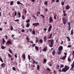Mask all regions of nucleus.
Instances as JSON below:
<instances>
[{"label": "nucleus", "mask_w": 74, "mask_h": 74, "mask_svg": "<svg viewBox=\"0 0 74 74\" xmlns=\"http://www.w3.org/2000/svg\"><path fill=\"white\" fill-rule=\"evenodd\" d=\"M68 60L70 62H71V59L70 58H68Z\"/></svg>", "instance_id": "nucleus-44"}, {"label": "nucleus", "mask_w": 74, "mask_h": 74, "mask_svg": "<svg viewBox=\"0 0 74 74\" xmlns=\"http://www.w3.org/2000/svg\"><path fill=\"white\" fill-rule=\"evenodd\" d=\"M22 56L23 58V59H26V56H25V54L23 53L22 55Z\"/></svg>", "instance_id": "nucleus-14"}, {"label": "nucleus", "mask_w": 74, "mask_h": 74, "mask_svg": "<svg viewBox=\"0 0 74 74\" xmlns=\"http://www.w3.org/2000/svg\"><path fill=\"white\" fill-rule=\"evenodd\" d=\"M26 23H29V22H30V20L28 19L26 21Z\"/></svg>", "instance_id": "nucleus-47"}, {"label": "nucleus", "mask_w": 74, "mask_h": 74, "mask_svg": "<svg viewBox=\"0 0 74 74\" xmlns=\"http://www.w3.org/2000/svg\"><path fill=\"white\" fill-rule=\"evenodd\" d=\"M52 25H50L49 27V28L48 30V32H50V31L51 30V29H52Z\"/></svg>", "instance_id": "nucleus-7"}, {"label": "nucleus", "mask_w": 74, "mask_h": 74, "mask_svg": "<svg viewBox=\"0 0 74 74\" xmlns=\"http://www.w3.org/2000/svg\"><path fill=\"white\" fill-rule=\"evenodd\" d=\"M40 16H42V17L43 19H44V15H43L41 14L40 15Z\"/></svg>", "instance_id": "nucleus-53"}, {"label": "nucleus", "mask_w": 74, "mask_h": 74, "mask_svg": "<svg viewBox=\"0 0 74 74\" xmlns=\"http://www.w3.org/2000/svg\"><path fill=\"white\" fill-rule=\"evenodd\" d=\"M55 1V0H52V1L51 2V3H53V2Z\"/></svg>", "instance_id": "nucleus-57"}, {"label": "nucleus", "mask_w": 74, "mask_h": 74, "mask_svg": "<svg viewBox=\"0 0 74 74\" xmlns=\"http://www.w3.org/2000/svg\"><path fill=\"white\" fill-rule=\"evenodd\" d=\"M35 49L36 50H37V51H38V47L37 46H35Z\"/></svg>", "instance_id": "nucleus-20"}, {"label": "nucleus", "mask_w": 74, "mask_h": 74, "mask_svg": "<svg viewBox=\"0 0 74 74\" xmlns=\"http://www.w3.org/2000/svg\"><path fill=\"white\" fill-rule=\"evenodd\" d=\"M72 46L71 45H69L68 46H67V48H71Z\"/></svg>", "instance_id": "nucleus-46"}, {"label": "nucleus", "mask_w": 74, "mask_h": 74, "mask_svg": "<svg viewBox=\"0 0 74 74\" xmlns=\"http://www.w3.org/2000/svg\"><path fill=\"white\" fill-rule=\"evenodd\" d=\"M61 5H64V2H62L61 3Z\"/></svg>", "instance_id": "nucleus-50"}, {"label": "nucleus", "mask_w": 74, "mask_h": 74, "mask_svg": "<svg viewBox=\"0 0 74 74\" xmlns=\"http://www.w3.org/2000/svg\"><path fill=\"white\" fill-rule=\"evenodd\" d=\"M14 57L16 58H17L18 56H17L16 55V54L14 55Z\"/></svg>", "instance_id": "nucleus-58"}, {"label": "nucleus", "mask_w": 74, "mask_h": 74, "mask_svg": "<svg viewBox=\"0 0 74 74\" xmlns=\"http://www.w3.org/2000/svg\"><path fill=\"white\" fill-rule=\"evenodd\" d=\"M47 3L48 1H46L44 3V4H45V5H48Z\"/></svg>", "instance_id": "nucleus-38"}, {"label": "nucleus", "mask_w": 74, "mask_h": 74, "mask_svg": "<svg viewBox=\"0 0 74 74\" xmlns=\"http://www.w3.org/2000/svg\"><path fill=\"white\" fill-rule=\"evenodd\" d=\"M59 0H56V3H59Z\"/></svg>", "instance_id": "nucleus-59"}, {"label": "nucleus", "mask_w": 74, "mask_h": 74, "mask_svg": "<svg viewBox=\"0 0 74 74\" xmlns=\"http://www.w3.org/2000/svg\"><path fill=\"white\" fill-rule=\"evenodd\" d=\"M22 19L23 20H25V17L24 16V15H22Z\"/></svg>", "instance_id": "nucleus-28"}, {"label": "nucleus", "mask_w": 74, "mask_h": 74, "mask_svg": "<svg viewBox=\"0 0 74 74\" xmlns=\"http://www.w3.org/2000/svg\"><path fill=\"white\" fill-rule=\"evenodd\" d=\"M67 57V56H63L62 57L60 58V59H62V60H64L66 59V58Z\"/></svg>", "instance_id": "nucleus-11"}, {"label": "nucleus", "mask_w": 74, "mask_h": 74, "mask_svg": "<svg viewBox=\"0 0 74 74\" xmlns=\"http://www.w3.org/2000/svg\"><path fill=\"white\" fill-rule=\"evenodd\" d=\"M68 31H70L71 30V26H69L68 28Z\"/></svg>", "instance_id": "nucleus-36"}, {"label": "nucleus", "mask_w": 74, "mask_h": 74, "mask_svg": "<svg viewBox=\"0 0 74 74\" xmlns=\"http://www.w3.org/2000/svg\"><path fill=\"white\" fill-rule=\"evenodd\" d=\"M5 64L4 63H3L1 65V66L3 68H4L5 67Z\"/></svg>", "instance_id": "nucleus-6"}, {"label": "nucleus", "mask_w": 74, "mask_h": 74, "mask_svg": "<svg viewBox=\"0 0 74 74\" xmlns=\"http://www.w3.org/2000/svg\"><path fill=\"white\" fill-rule=\"evenodd\" d=\"M49 38H51V37H52V33H51L50 35H49Z\"/></svg>", "instance_id": "nucleus-27"}, {"label": "nucleus", "mask_w": 74, "mask_h": 74, "mask_svg": "<svg viewBox=\"0 0 74 74\" xmlns=\"http://www.w3.org/2000/svg\"><path fill=\"white\" fill-rule=\"evenodd\" d=\"M63 12L64 13V16H66V15H67V14H66V13H65V12H66V11L64 10L63 11Z\"/></svg>", "instance_id": "nucleus-17"}, {"label": "nucleus", "mask_w": 74, "mask_h": 74, "mask_svg": "<svg viewBox=\"0 0 74 74\" xmlns=\"http://www.w3.org/2000/svg\"><path fill=\"white\" fill-rule=\"evenodd\" d=\"M9 52H10V53H12V54H13L12 52V50H11V49H9Z\"/></svg>", "instance_id": "nucleus-32"}, {"label": "nucleus", "mask_w": 74, "mask_h": 74, "mask_svg": "<svg viewBox=\"0 0 74 74\" xmlns=\"http://www.w3.org/2000/svg\"><path fill=\"white\" fill-rule=\"evenodd\" d=\"M8 55L9 57H10V58H12V56H11V54L8 53Z\"/></svg>", "instance_id": "nucleus-37"}, {"label": "nucleus", "mask_w": 74, "mask_h": 74, "mask_svg": "<svg viewBox=\"0 0 74 74\" xmlns=\"http://www.w3.org/2000/svg\"><path fill=\"white\" fill-rule=\"evenodd\" d=\"M6 48V47H5L4 46H2L1 47V49H5V48Z\"/></svg>", "instance_id": "nucleus-24"}, {"label": "nucleus", "mask_w": 74, "mask_h": 74, "mask_svg": "<svg viewBox=\"0 0 74 74\" xmlns=\"http://www.w3.org/2000/svg\"><path fill=\"white\" fill-rule=\"evenodd\" d=\"M19 20L18 19L14 20L15 22H19Z\"/></svg>", "instance_id": "nucleus-51"}, {"label": "nucleus", "mask_w": 74, "mask_h": 74, "mask_svg": "<svg viewBox=\"0 0 74 74\" xmlns=\"http://www.w3.org/2000/svg\"><path fill=\"white\" fill-rule=\"evenodd\" d=\"M10 27V30H11V31H12L13 30V27L12 26H11Z\"/></svg>", "instance_id": "nucleus-43"}, {"label": "nucleus", "mask_w": 74, "mask_h": 74, "mask_svg": "<svg viewBox=\"0 0 74 74\" xmlns=\"http://www.w3.org/2000/svg\"><path fill=\"white\" fill-rule=\"evenodd\" d=\"M5 37L6 39H8V36H7V35H6L5 36Z\"/></svg>", "instance_id": "nucleus-62"}, {"label": "nucleus", "mask_w": 74, "mask_h": 74, "mask_svg": "<svg viewBox=\"0 0 74 74\" xmlns=\"http://www.w3.org/2000/svg\"><path fill=\"white\" fill-rule=\"evenodd\" d=\"M47 28H45L44 29V31H47Z\"/></svg>", "instance_id": "nucleus-63"}, {"label": "nucleus", "mask_w": 74, "mask_h": 74, "mask_svg": "<svg viewBox=\"0 0 74 74\" xmlns=\"http://www.w3.org/2000/svg\"><path fill=\"white\" fill-rule=\"evenodd\" d=\"M43 40L45 42H46L47 40V37L46 36H45L43 38Z\"/></svg>", "instance_id": "nucleus-16"}, {"label": "nucleus", "mask_w": 74, "mask_h": 74, "mask_svg": "<svg viewBox=\"0 0 74 74\" xmlns=\"http://www.w3.org/2000/svg\"><path fill=\"white\" fill-rule=\"evenodd\" d=\"M49 21V23H51V22H53V21L51 16H50V17Z\"/></svg>", "instance_id": "nucleus-8"}, {"label": "nucleus", "mask_w": 74, "mask_h": 74, "mask_svg": "<svg viewBox=\"0 0 74 74\" xmlns=\"http://www.w3.org/2000/svg\"><path fill=\"white\" fill-rule=\"evenodd\" d=\"M39 25H40V24H39L38 23H35L33 24V25L34 26H37Z\"/></svg>", "instance_id": "nucleus-4"}, {"label": "nucleus", "mask_w": 74, "mask_h": 74, "mask_svg": "<svg viewBox=\"0 0 74 74\" xmlns=\"http://www.w3.org/2000/svg\"><path fill=\"white\" fill-rule=\"evenodd\" d=\"M48 42L49 43V47L52 48L53 46V44H54V40H48Z\"/></svg>", "instance_id": "nucleus-2"}, {"label": "nucleus", "mask_w": 74, "mask_h": 74, "mask_svg": "<svg viewBox=\"0 0 74 74\" xmlns=\"http://www.w3.org/2000/svg\"><path fill=\"white\" fill-rule=\"evenodd\" d=\"M71 23H70V22H69L68 23V25H69V26H71Z\"/></svg>", "instance_id": "nucleus-49"}, {"label": "nucleus", "mask_w": 74, "mask_h": 74, "mask_svg": "<svg viewBox=\"0 0 74 74\" xmlns=\"http://www.w3.org/2000/svg\"><path fill=\"white\" fill-rule=\"evenodd\" d=\"M6 44H11V42L10 40H8L7 41Z\"/></svg>", "instance_id": "nucleus-12"}, {"label": "nucleus", "mask_w": 74, "mask_h": 74, "mask_svg": "<svg viewBox=\"0 0 74 74\" xmlns=\"http://www.w3.org/2000/svg\"><path fill=\"white\" fill-rule=\"evenodd\" d=\"M72 55L73 56H74V51H73V53H72Z\"/></svg>", "instance_id": "nucleus-64"}, {"label": "nucleus", "mask_w": 74, "mask_h": 74, "mask_svg": "<svg viewBox=\"0 0 74 74\" xmlns=\"http://www.w3.org/2000/svg\"><path fill=\"white\" fill-rule=\"evenodd\" d=\"M18 14L19 15L18 18H21V13L20 12H18Z\"/></svg>", "instance_id": "nucleus-34"}, {"label": "nucleus", "mask_w": 74, "mask_h": 74, "mask_svg": "<svg viewBox=\"0 0 74 74\" xmlns=\"http://www.w3.org/2000/svg\"><path fill=\"white\" fill-rule=\"evenodd\" d=\"M61 53H62V51H59L58 52V55H60Z\"/></svg>", "instance_id": "nucleus-15"}, {"label": "nucleus", "mask_w": 74, "mask_h": 74, "mask_svg": "<svg viewBox=\"0 0 74 74\" xmlns=\"http://www.w3.org/2000/svg\"><path fill=\"white\" fill-rule=\"evenodd\" d=\"M0 61H1L2 63L3 62V59L1 57H0Z\"/></svg>", "instance_id": "nucleus-41"}, {"label": "nucleus", "mask_w": 74, "mask_h": 74, "mask_svg": "<svg viewBox=\"0 0 74 74\" xmlns=\"http://www.w3.org/2000/svg\"><path fill=\"white\" fill-rule=\"evenodd\" d=\"M69 69L70 67L68 66L65 65L64 67L62 69V71L61 70V69H60L58 71H60V73L62 72V71L63 72H64V73H66L67 71L69 70Z\"/></svg>", "instance_id": "nucleus-1"}, {"label": "nucleus", "mask_w": 74, "mask_h": 74, "mask_svg": "<svg viewBox=\"0 0 74 74\" xmlns=\"http://www.w3.org/2000/svg\"><path fill=\"white\" fill-rule=\"evenodd\" d=\"M60 67L61 68H63V67H64V65L63 64H61L60 66Z\"/></svg>", "instance_id": "nucleus-42"}, {"label": "nucleus", "mask_w": 74, "mask_h": 74, "mask_svg": "<svg viewBox=\"0 0 74 74\" xmlns=\"http://www.w3.org/2000/svg\"><path fill=\"white\" fill-rule=\"evenodd\" d=\"M12 69L13 70H14V71H16L15 70V67H13Z\"/></svg>", "instance_id": "nucleus-54"}, {"label": "nucleus", "mask_w": 74, "mask_h": 74, "mask_svg": "<svg viewBox=\"0 0 74 74\" xmlns=\"http://www.w3.org/2000/svg\"><path fill=\"white\" fill-rule=\"evenodd\" d=\"M7 22H4V23L5 25H7Z\"/></svg>", "instance_id": "nucleus-60"}, {"label": "nucleus", "mask_w": 74, "mask_h": 74, "mask_svg": "<svg viewBox=\"0 0 74 74\" xmlns=\"http://www.w3.org/2000/svg\"><path fill=\"white\" fill-rule=\"evenodd\" d=\"M38 38L37 37L36 38V42H38Z\"/></svg>", "instance_id": "nucleus-26"}, {"label": "nucleus", "mask_w": 74, "mask_h": 74, "mask_svg": "<svg viewBox=\"0 0 74 74\" xmlns=\"http://www.w3.org/2000/svg\"><path fill=\"white\" fill-rule=\"evenodd\" d=\"M66 38H67L68 41H70V38H69V37L67 36Z\"/></svg>", "instance_id": "nucleus-30"}, {"label": "nucleus", "mask_w": 74, "mask_h": 74, "mask_svg": "<svg viewBox=\"0 0 74 74\" xmlns=\"http://www.w3.org/2000/svg\"><path fill=\"white\" fill-rule=\"evenodd\" d=\"M56 54V51H55V50L53 49V51L52 52V54L53 56L54 55H55Z\"/></svg>", "instance_id": "nucleus-13"}, {"label": "nucleus", "mask_w": 74, "mask_h": 74, "mask_svg": "<svg viewBox=\"0 0 74 74\" xmlns=\"http://www.w3.org/2000/svg\"><path fill=\"white\" fill-rule=\"evenodd\" d=\"M28 58L29 59V60H30V56L29 55H28Z\"/></svg>", "instance_id": "nucleus-45"}, {"label": "nucleus", "mask_w": 74, "mask_h": 74, "mask_svg": "<svg viewBox=\"0 0 74 74\" xmlns=\"http://www.w3.org/2000/svg\"><path fill=\"white\" fill-rule=\"evenodd\" d=\"M37 70H40V65H37Z\"/></svg>", "instance_id": "nucleus-23"}, {"label": "nucleus", "mask_w": 74, "mask_h": 74, "mask_svg": "<svg viewBox=\"0 0 74 74\" xmlns=\"http://www.w3.org/2000/svg\"><path fill=\"white\" fill-rule=\"evenodd\" d=\"M21 32H25V30H24L23 29L21 30Z\"/></svg>", "instance_id": "nucleus-61"}, {"label": "nucleus", "mask_w": 74, "mask_h": 74, "mask_svg": "<svg viewBox=\"0 0 74 74\" xmlns=\"http://www.w3.org/2000/svg\"><path fill=\"white\" fill-rule=\"evenodd\" d=\"M12 4H14V1H10V5H12Z\"/></svg>", "instance_id": "nucleus-22"}, {"label": "nucleus", "mask_w": 74, "mask_h": 74, "mask_svg": "<svg viewBox=\"0 0 74 74\" xmlns=\"http://www.w3.org/2000/svg\"><path fill=\"white\" fill-rule=\"evenodd\" d=\"M73 34H74V32H73V29L71 30V34L73 35Z\"/></svg>", "instance_id": "nucleus-29"}, {"label": "nucleus", "mask_w": 74, "mask_h": 74, "mask_svg": "<svg viewBox=\"0 0 74 74\" xmlns=\"http://www.w3.org/2000/svg\"><path fill=\"white\" fill-rule=\"evenodd\" d=\"M70 8V7L69 6V5H67L66 6V10H69Z\"/></svg>", "instance_id": "nucleus-9"}, {"label": "nucleus", "mask_w": 74, "mask_h": 74, "mask_svg": "<svg viewBox=\"0 0 74 74\" xmlns=\"http://www.w3.org/2000/svg\"><path fill=\"white\" fill-rule=\"evenodd\" d=\"M71 66H72L71 69H73V68L74 67V64L72 63V64L71 65Z\"/></svg>", "instance_id": "nucleus-25"}, {"label": "nucleus", "mask_w": 74, "mask_h": 74, "mask_svg": "<svg viewBox=\"0 0 74 74\" xmlns=\"http://www.w3.org/2000/svg\"><path fill=\"white\" fill-rule=\"evenodd\" d=\"M14 12H15L14 13V15L15 16H16V14H17V12H16V11H15Z\"/></svg>", "instance_id": "nucleus-48"}, {"label": "nucleus", "mask_w": 74, "mask_h": 74, "mask_svg": "<svg viewBox=\"0 0 74 74\" xmlns=\"http://www.w3.org/2000/svg\"><path fill=\"white\" fill-rule=\"evenodd\" d=\"M39 42H40V43H41V44H42L43 42V41L42 40V39H40L39 40Z\"/></svg>", "instance_id": "nucleus-31"}, {"label": "nucleus", "mask_w": 74, "mask_h": 74, "mask_svg": "<svg viewBox=\"0 0 74 74\" xmlns=\"http://www.w3.org/2000/svg\"><path fill=\"white\" fill-rule=\"evenodd\" d=\"M47 60L45 59H43V62L45 63L47 62Z\"/></svg>", "instance_id": "nucleus-35"}, {"label": "nucleus", "mask_w": 74, "mask_h": 74, "mask_svg": "<svg viewBox=\"0 0 74 74\" xmlns=\"http://www.w3.org/2000/svg\"><path fill=\"white\" fill-rule=\"evenodd\" d=\"M17 4H18V5H19V4H20V3H20V1H18L17 2Z\"/></svg>", "instance_id": "nucleus-52"}, {"label": "nucleus", "mask_w": 74, "mask_h": 74, "mask_svg": "<svg viewBox=\"0 0 74 74\" xmlns=\"http://www.w3.org/2000/svg\"><path fill=\"white\" fill-rule=\"evenodd\" d=\"M37 14H38V15H40V12H37Z\"/></svg>", "instance_id": "nucleus-56"}, {"label": "nucleus", "mask_w": 74, "mask_h": 74, "mask_svg": "<svg viewBox=\"0 0 74 74\" xmlns=\"http://www.w3.org/2000/svg\"><path fill=\"white\" fill-rule=\"evenodd\" d=\"M35 46H36V44H32V46L33 47H34Z\"/></svg>", "instance_id": "nucleus-55"}, {"label": "nucleus", "mask_w": 74, "mask_h": 74, "mask_svg": "<svg viewBox=\"0 0 74 74\" xmlns=\"http://www.w3.org/2000/svg\"><path fill=\"white\" fill-rule=\"evenodd\" d=\"M32 34H36V32H35V31L34 30L33 31H32Z\"/></svg>", "instance_id": "nucleus-39"}, {"label": "nucleus", "mask_w": 74, "mask_h": 74, "mask_svg": "<svg viewBox=\"0 0 74 74\" xmlns=\"http://www.w3.org/2000/svg\"><path fill=\"white\" fill-rule=\"evenodd\" d=\"M59 65H56V69H59Z\"/></svg>", "instance_id": "nucleus-21"}, {"label": "nucleus", "mask_w": 74, "mask_h": 74, "mask_svg": "<svg viewBox=\"0 0 74 74\" xmlns=\"http://www.w3.org/2000/svg\"><path fill=\"white\" fill-rule=\"evenodd\" d=\"M33 63H34V64H38V62H37L35 61V60H33Z\"/></svg>", "instance_id": "nucleus-18"}, {"label": "nucleus", "mask_w": 74, "mask_h": 74, "mask_svg": "<svg viewBox=\"0 0 74 74\" xmlns=\"http://www.w3.org/2000/svg\"><path fill=\"white\" fill-rule=\"evenodd\" d=\"M5 40H4V39L3 38V40H2V42L3 44H5Z\"/></svg>", "instance_id": "nucleus-33"}, {"label": "nucleus", "mask_w": 74, "mask_h": 74, "mask_svg": "<svg viewBox=\"0 0 74 74\" xmlns=\"http://www.w3.org/2000/svg\"><path fill=\"white\" fill-rule=\"evenodd\" d=\"M47 51V47H44L43 49L42 50V51L43 52H46Z\"/></svg>", "instance_id": "nucleus-10"}, {"label": "nucleus", "mask_w": 74, "mask_h": 74, "mask_svg": "<svg viewBox=\"0 0 74 74\" xmlns=\"http://www.w3.org/2000/svg\"><path fill=\"white\" fill-rule=\"evenodd\" d=\"M63 46H60L58 48V51H62L63 50Z\"/></svg>", "instance_id": "nucleus-5"}, {"label": "nucleus", "mask_w": 74, "mask_h": 74, "mask_svg": "<svg viewBox=\"0 0 74 74\" xmlns=\"http://www.w3.org/2000/svg\"><path fill=\"white\" fill-rule=\"evenodd\" d=\"M65 18H66L64 17L62 18V20L63 22V23L64 25H66V22H67V21L66 19H65Z\"/></svg>", "instance_id": "nucleus-3"}, {"label": "nucleus", "mask_w": 74, "mask_h": 74, "mask_svg": "<svg viewBox=\"0 0 74 74\" xmlns=\"http://www.w3.org/2000/svg\"><path fill=\"white\" fill-rule=\"evenodd\" d=\"M30 26V23H27V25H26V27H29V26Z\"/></svg>", "instance_id": "nucleus-19"}, {"label": "nucleus", "mask_w": 74, "mask_h": 74, "mask_svg": "<svg viewBox=\"0 0 74 74\" xmlns=\"http://www.w3.org/2000/svg\"><path fill=\"white\" fill-rule=\"evenodd\" d=\"M46 70H48V71H51V69H50L49 68H47V69Z\"/></svg>", "instance_id": "nucleus-40"}]
</instances>
